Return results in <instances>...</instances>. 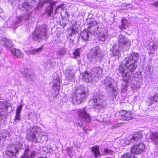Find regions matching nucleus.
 <instances>
[{
    "mask_svg": "<svg viewBox=\"0 0 158 158\" xmlns=\"http://www.w3.org/2000/svg\"><path fill=\"white\" fill-rule=\"evenodd\" d=\"M139 57L138 53H132L130 56L125 58L118 68V72L122 74L123 79L126 84L137 68L136 63Z\"/></svg>",
    "mask_w": 158,
    "mask_h": 158,
    "instance_id": "obj_1",
    "label": "nucleus"
},
{
    "mask_svg": "<svg viewBox=\"0 0 158 158\" xmlns=\"http://www.w3.org/2000/svg\"><path fill=\"white\" fill-rule=\"evenodd\" d=\"M89 94V91L83 86L79 85L76 87L74 94L72 98L74 104H80L84 101Z\"/></svg>",
    "mask_w": 158,
    "mask_h": 158,
    "instance_id": "obj_2",
    "label": "nucleus"
},
{
    "mask_svg": "<svg viewBox=\"0 0 158 158\" xmlns=\"http://www.w3.org/2000/svg\"><path fill=\"white\" fill-rule=\"evenodd\" d=\"M102 83L106 87L108 96L111 99L116 98L117 94V89L114 86V80L110 77H107L102 81Z\"/></svg>",
    "mask_w": 158,
    "mask_h": 158,
    "instance_id": "obj_3",
    "label": "nucleus"
},
{
    "mask_svg": "<svg viewBox=\"0 0 158 158\" xmlns=\"http://www.w3.org/2000/svg\"><path fill=\"white\" fill-rule=\"evenodd\" d=\"M47 27L46 25L37 27L32 34V39L33 40L40 42L43 40L44 37H46L48 34L47 32Z\"/></svg>",
    "mask_w": 158,
    "mask_h": 158,
    "instance_id": "obj_4",
    "label": "nucleus"
},
{
    "mask_svg": "<svg viewBox=\"0 0 158 158\" xmlns=\"http://www.w3.org/2000/svg\"><path fill=\"white\" fill-rule=\"evenodd\" d=\"M100 48L98 46H96L93 47L91 49L88 57L89 60L92 61L95 60L96 62L99 61L100 62L102 59L103 56L99 53Z\"/></svg>",
    "mask_w": 158,
    "mask_h": 158,
    "instance_id": "obj_5",
    "label": "nucleus"
},
{
    "mask_svg": "<svg viewBox=\"0 0 158 158\" xmlns=\"http://www.w3.org/2000/svg\"><path fill=\"white\" fill-rule=\"evenodd\" d=\"M23 148V143L20 141H17L15 144L12 145L10 150L6 152V155L8 158H11L18 153Z\"/></svg>",
    "mask_w": 158,
    "mask_h": 158,
    "instance_id": "obj_6",
    "label": "nucleus"
},
{
    "mask_svg": "<svg viewBox=\"0 0 158 158\" xmlns=\"http://www.w3.org/2000/svg\"><path fill=\"white\" fill-rule=\"evenodd\" d=\"M89 106L93 108L100 109L105 106L106 105L105 101L98 96H94L88 102Z\"/></svg>",
    "mask_w": 158,
    "mask_h": 158,
    "instance_id": "obj_7",
    "label": "nucleus"
},
{
    "mask_svg": "<svg viewBox=\"0 0 158 158\" xmlns=\"http://www.w3.org/2000/svg\"><path fill=\"white\" fill-rule=\"evenodd\" d=\"M85 109L86 107H85L78 110V118L85 123H89L91 120L90 115L86 111Z\"/></svg>",
    "mask_w": 158,
    "mask_h": 158,
    "instance_id": "obj_8",
    "label": "nucleus"
},
{
    "mask_svg": "<svg viewBox=\"0 0 158 158\" xmlns=\"http://www.w3.org/2000/svg\"><path fill=\"white\" fill-rule=\"evenodd\" d=\"M97 28H95L91 31H86V30L81 31V35L82 39L85 40L87 41L89 38V35H98L99 33V31L97 30Z\"/></svg>",
    "mask_w": 158,
    "mask_h": 158,
    "instance_id": "obj_9",
    "label": "nucleus"
},
{
    "mask_svg": "<svg viewBox=\"0 0 158 158\" xmlns=\"http://www.w3.org/2000/svg\"><path fill=\"white\" fill-rule=\"evenodd\" d=\"M145 145L143 143H140L134 145L131 148V151L132 153L135 154H141L145 150Z\"/></svg>",
    "mask_w": 158,
    "mask_h": 158,
    "instance_id": "obj_10",
    "label": "nucleus"
},
{
    "mask_svg": "<svg viewBox=\"0 0 158 158\" xmlns=\"http://www.w3.org/2000/svg\"><path fill=\"white\" fill-rule=\"evenodd\" d=\"M35 2V0H27L25 2L19 5V8L23 10H29Z\"/></svg>",
    "mask_w": 158,
    "mask_h": 158,
    "instance_id": "obj_11",
    "label": "nucleus"
},
{
    "mask_svg": "<svg viewBox=\"0 0 158 158\" xmlns=\"http://www.w3.org/2000/svg\"><path fill=\"white\" fill-rule=\"evenodd\" d=\"M76 72L75 67H70L67 68L65 72V76L68 80L72 81L74 78Z\"/></svg>",
    "mask_w": 158,
    "mask_h": 158,
    "instance_id": "obj_12",
    "label": "nucleus"
},
{
    "mask_svg": "<svg viewBox=\"0 0 158 158\" xmlns=\"http://www.w3.org/2000/svg\"><path fill=\"white\" fill-rule=\"evenodd\" d=\"M57 73H54V76L56 77L55 78L54 77L53 78L54 81L53 87V89L55 91L56 93V96H57L56 94H58L60 90V79L59 77L57 76Z\"/></svg>",
    "mask_w": 158,
    "mask_h": 158,
    "instance_id": "obj_13",
    "label": "nucleus"
},
{
    "mask_svg": "<svg viewBox=\"0 0 158 158\" xmlns=\"http://www.w3.org/2000/svg\"><path fill=\"white\" fill-rule=\"evenodd\" d=\"M36 152L35 151L27 148L25 150L21 158H34L36 156Z\"/></svg>",
    "mask_w": 158,
    "mask_h": 158,
    "instance_id": "obj_14",
    "label": "nucleus"
},
{
    "mask_svg": "<svg viewBox=\"0 0 158 158\" xmlns=\"http://www.w3.org/2000/svg\"><path fill=\"white\" fill-rule=\"evenodd\" d=\"M48 2L49 3L50 5V6L48 7L53 8V6L56 5L57 2L54 0H39L37 8L43 7L45 3Z\"/></svg>",
    "mask_w": 158,
    "mask_h": 158,
    "instance_id": "obj_15",
    "label": "nucleus"
},
{
    "mask_svg": "<svg viewBox=\"0 0 158 158\" xmlns=\"http://www.w3.org/2000/svg\"><path fill=\"white\" fill-rule=\"evenodd\" d=\"M157 102H158V94L156 92L153 96L148 98L146 103L148 105L150 106Z\"/></svg>",
    "mask_w": 158,
    "mask_h": 158,
    "instance_id": "obj_16",
    "label": "nucleus"
},
{
    "mask_svg": "<svg viewBox=\"0 0 158 158\" xmlns=\"http://www.w3.org/2000/svg\"><path fill=\"white\" fill-rule=\"evenodd\" d=\"M82 75L83 80L87 83H89L92 79V77H93V73L92 72L89 73L87 71L85 72Z\"/></svg>",
    "mask_w": 158,
    "mask_h": 158,
    "instance_id": "obj_17",
    "label": "nucleus"
},
{
    "mask_svg": "<svg viewBox=\"0 0 158 158\" xmlns=\"http://www.w3.org/2000/svg\"><path fill=\"white\" fill-rule=\"evenodd\" d=\"M2 44L6 48H10L13 46V43L11 40L8 39L3 38L1 41Z\"/></svg>",
    "mask_w": 158,
    "mask_h": 158,
    "instance_id": "obj_18",
    "label": "nucleus"
},
{
    "mask_svg": "<svg viewBox=\"0 0 158 158\" xmlns=\"http://www.w3.org/2000/svg\"><path fill=\"white\" fill-rule=\"evenodd\" d=\"M36 134L35 133L30 132L28 133L27 136V139L28 141H30L34 143L39 141L38 138L36 136Z\"/></svg>",
    "mask_w": 158,
    "mask_h": 158,
    "instance_id": "obj_19",
    "label": "nucleus"
},
{
    "mask_svg": "<svg viewBox=\"0 0 158 158\" xmlns=\"http://www.w3.org/2000/svg\"><path fill=\"white\" fill-rule=\"evenodd\" d=\"M110 51L114 55L118 56L120 54V52H122V48L119 45H114L110 49Z\"/></svg>",
    "mask_w": 158,
    "mask_h": 158,
    "instance_id": "obj_20",
    "label": "nucleus"
},
{
    "mask_svg": "<svg viewBox=\"0 0 158 158\" xmlns=\"http://www.w3.org/2000/svg\"><path fill=\"white\" fill-rule=\"evenodd\" d=\"M142 135L140 132H136L131 136L130 139L129 140V143L137 141L139 139L142 138Z\"/></svg>",
    "mask_w": 158,
    "mask_h": 158,
    "instance_id": "obj_21",
    "label": "nucleus"
},
{
    "mask_svg": "<svg viewBox=\"0 0 158 158\" xmlns=\"http://www.w3.org/2000/svg\"><path fill=\"white\" fill-rule=\"evenodd\" d=\"M120 48H122V52L128 50L131 45V42L130 40L126 41V42L120 44Z\"/></svg>",
    "mask_w": 158,
    "mask_h": 158,
    "instance_id": "obj_22",
    "label": "nucleus"
},
{
    "mask_svg": "<svg viewBox=\"0 0 158 158\" xmlns=\"http://www.w3.org/2000/svg\"><path fill=\"white\" fill-rule=\"evenodd\" d=\"M129 40H130L124 35L122 34L120 35L117 38V41L119 45L126 42V41H128Z\"/></svg>",
    "mask_w": 158,
    "mask_h": 158,
    "instance_id": "obj_23",
    "label": "nucleus"
},
{
    "mask_svg": "<svg viewBox=\"0 0 158 158\" xmlns=\"http://www.w3.org/2000/svg\"><path fill=\"white\" fill-rule=\"evenodd\" d=\"M128 21L124 18H123L121 20V25L119 26V28L124 31L128 27Z\"/></svg>",
    "mask_w": 158,
    "mask_h": 158,
    "instance_id": "obj_24",
    "label": "nucleus"
},
{
    "mask_svg": "<svg viewBox=\"0 0 158 158\" xmlns=\"http://www.w3.org/2000/svg\"><path fill=\"white\" fill-rule=\"evenodd\" d=\"M10 51L11 53L16 57L18 58H21L23 57V55L20 51L18 49L12 48L11 49Z\"/></svg>",
    "mask_w": 158,
    "mask_h": 158,
    "instance_id": "obj_25",
    "label": "nucleus"
},
{
    "mask_svg": "<svg viewBox=\"0 0 158 158\" xmlns=\"http://www.w3.org/2000/svg\"><path fill=\"white\" fill-rule=\"evenodd\" d=\"M93 75L98 77V75L101 74L102 72V69L101 67H94L91 69Z\"/></svg>",
    "mask_w": 158,
    "mask_h": 158,
    "instance_id": "obj_26",
    "label": "nucleus"
},
{
    "mask_svg": "<svg viewBox=\"0 0 158 158\" xmlns=\"http://www.w3.org/2000/svg\"><path fill=\"white\" fill-rule=\"evenodd\" d=\"M150 138L158 145V132H152L151 131Z\"/></svg>",
    "mask_w": 158,
    "mask_h": 158,
    "instance_id": "obj_27",
    "label": "nucleus"
},
{
    "mask_svg": "<svg viewBox=\"0 0 158 158\" xmlns=\"http://www.w3.org/2000/svg\"><path fill=\"white\" fill-rule=\"evenodd\" d=\"M91 151L92 153L94 154V156L95 158H97L100 154L99 148L97 146L92 147L91 148Z\"/></svg>",
    "mask_w": 158,
    "mask_h": 158,
    "instance_id": "obj_28",
    "label": "nucleus"
},
{
    "mask_svg": "<svg viewBox=\"0 0 158 158\" xmlns=\"http://www.w3.org/2000/svg\"><path fill=\"white\" fill-rule=\"evenodd\" d=\"M27 17V16H26ZM28 19V17H25L24 16H21L20 17H17V20L14 23V25L16 27L17 25H19L22 22L23 20H26Z\"/></svg>",
    "mask_w": 158,
    "mask_h": 158,
    "instance_id": "obj_29",
    "label": "nucleus"
},
{
    "mask_svg": "<svg viewBox=\"0 0 158 158\" xmlns=\"http://www.w3.org/2000/svg\"><path fill=\"white\" fill-rule=\"evenodd\" d=\"M87 21L88 25L89 26L88 28L89 29H90L91 27L96 25L97 24L96 21L93 18L88 19Z\"/></svg>",
    "mask_w": 158,
    "mask_h": 158,
    "instance_id": "obj_30",
    "label": "nucleus"
},
{
    "mask_svg": "<svg viewBox=\"0 0 158 158\" xmlns=\"http://www.w3.org/2000/svg\"><path fill=\"white\" fill-rule=\"evenodd\" d=\"M102 119H98L99 122H102L105 124H108L109 122L110 121V117L107 115H105L104 116H101Z\"/></svg>",
    "mask_w": 158,
    "mask_h": 158,
    "instance_id": "obj_31",
    "label": "nucleus"
},
{
    "mask_svg": "<svg viewBox=\"0 0 158 158\" xmlns=\"http://www.w3.org/2000/svg\"><path fill=\"white\" fill-rule=\"evenodd\" d=\"M42 48V47H41L36 49L35 48L30 50L29 51V52L31 55L36 54L41 52Z\"/></svg>",
    "mask_w": 158,
    "mask_h": 158,
    "instance_id": "obj_32",
    "label": "nucleus"
},
{
    "mask_svg": "<svg viewBox=\"0 0 158 158\" xmlns=\"http://www.w3.org/2000/svg\"><path fill=\"white\" fill-rule=\"evenodd\" d=\"M133 116L130 112H127L125 115L121 119L123 120H130L133 119Z\"/></svg>",
    "mask_w": 158,
    "mask_h": 158,
    "instance_id": "obj_33",
    "label": "nucleus"
},
{
    "mask_svg": "<svg viewBox=\"0 0 158 158\" xmlns=\"http://www.w3.org/2000/svg\"><path fill=\"white\" fill-rule=\"evenodd\" d=\"M97 30H98L99 31V33H98V35H99L98 39L99 40L103 42L105 41L108 36L107 35V34H105L104 33L101 34L100 35H99L100 32V29L98 28H97Z\"/></svg>",
    "mask_w": 158,
    "mask_h": 158,
    "instance_id": "obj_34",
    "label": "nucleus"
},
{
    "mask_svg": "<svg viewBox=\"0 0 158 158\" xmlns=\"http://www.w3.org/2000/svg\"><path fill=\"white\" fill-rule=\"evenodd\" d=\"M8 108V106L6 103L2 102H0V109L2 110L3 112H4Z\"/></svg>",
    "mask_w": 158,
    "mask_h": 158,
    "instance_id": "obj_35",
    "label": "nucleus"
},
{
    "mask_svg": "<svg viewBox=\"0 0 158 158\" xmlns=\"http://www.w3.org/2000/svg\"><path fill=\"white\" fill-rule=\"evenodd\" d=\"M53 8L52 7H48L47 8L46 10L45 13L48 17H49L51 16V14L53 13Z\"/></svg>",
    "mask_w": 158,
    "mask_h": 158,
    "instance_id": "obj_36",
    "label": "nucleus"
},
{
    "mask_svg": "<svg viewBox=\"0 0 158 158\" xmlns=\"http://www.w3.org/2000/svg\"><path fill=\"white\" fill-rule=\"evenodd\" d=\"M66 50L64 48H60L57 52V54L59 56H63L65 54Z\"/></svg>",
    "mask_w": 158,
    "mask_h": 158,
    "instance_id": "obj_37",
    "label": "nucleus"
},
{
    "mask_svg": "<svg viewBox=\"0 0 158 158\" xmlns=\"http://www.w3.org/2000/svg\"><path fill=\"white\" fill-rule=\"evenodd\" d=\"M29 70L28 69H24V70L21 71V72L23 77H27L28 75Z\"/></svg>",
    "mask_w": 158,
    "mask_h": 158,
    "instance_id": "obj_38",
    "label": "nucleus"
},
{
    "mask_svg": "<svg viewBox=\"0 0 158 158\" xmlns=\"http://www.w3.org/2000/svg\"><path fill=\"white\" fill-rule=\"evenodd\" d=\"M73 149L72 148H68L66 149L67 153L71 157L73 156Z\"/></svg>",
    "mask_w": 158,
    "mask_h": 158,
    "instance_id": "obj_39",
    "label": "nucleus"
},
{
    "mask_svg": "<svg viewBox=\"0 0 158 158\" xmlns=\"http://www.w3.org/2000/svg\"><path fill=\"white\" fill-rule=\"evenodd\" d=\"M121 158H135L130 153H127L123 154Z\"/></svg>",
    "mask_w": 158,
    "mask_h": 158,
    "instance_id": "obj_40",
    "label": "nucleus"
},
{
    "mask_svg": "<svg viewBox=\"0 0 158 158\" xmlns=\"http://www.w3.org/2000/svg\"><path fill=\"white\" fill-rule=\"evenodd\" d=\"M81 50V48H77L75 50L73 53V54L75 57L80 56Z\"/></svg>",
    "mask_w": 158,
    "mask_h": 158,
    "instance_id": "obj_41",
    "label": "nucleus"
},
{
    "mask_svg": "<svg viewBox=\"0 0 158 158\" xmlns=\"http://www.w3.org/2000/svg\"><path fill=\"white\" fill-rule=\"evenodd\" d=\"M50 150L52 151L53 149H52L51 146L50 145H48L47 147H44L43 148V150L47 152H50Z\"/></svg>",
    "mask_w": 158,
    "mask_h": 158,
    "instance_id": "obj_42",
    "label": "nucleus"
},
{
    "mask_svg": "<svg viewBox=\"0 0 158 158\" xmlns=\"http://www.w3.org/2000/svg\"><path fill=\"white\" fill-rule=\"evenodd\" d=\"M6 133L5 131L0 133V139H5L6 137Z\"/></svg>",
    "mask_w": 158,
    "mask_h": 158,
    "instance_id": "obj_43",
    "label": "nucleus"
},
{
    "mask_svg": "<svg viewBox=\"0 0 158 158\" xmlns=\"http://www.w3.org/2000/svg\"><path fill=\"white\" fill-rule=\"evenodd\" d=\"M104 152L106 153L109 155H112L114 152L113 151L108 148L105 149L104 150Z\"/></svg>",
    "mask_w": 158,
    "mask_h": 158,
    "instance_id": "obj_44",
    "label": "nucleus"
},
{
    "mask_svg": "<svg viewBox=\"0 0 158 158\" xmlns=\"http://www.w3.org/2000/svg\"><path fill=\"white\" fill-rule=\"evenodd\" d=\"M14 120L16 123L18 122L17 121L21 120V116L20 114H16Z\"/></svg>",
    "mask_w": 158,
    "mask_h": 158,
    "instance_id": "obj_45",
    "label": "nucleus"
},
{
    "mask_svg": "<svg viewBox=\"0 0 158 158\" xmlns=\"http://www.w3.org/2000/svg\"><path fill=\"white\" fill-rule=\"evenodd\" d=\"M51 63L52 62L50 60H46L44 62V65H45L46 67H50L51 66Z\"/></svg>",
    "mask_w": 158,
    "mask_h": 158,
    "instance_id": "obj_46",
    "label": "nucleus"
},
{
    "mask_svg": "<svg viewBox=\"0 0 158 158\" xmlns=\"http://www.w3.org/2000/svg\"><path fill=\"white\" fill-rule=\"evenodd\" d=\"M76 126L78 127L79 126L80 127L82 128L84 130H86V129H85V126H84L83 124H82V122H81L80 123H77L76 124Z\"/></svg>",
    "mask_w": 158,
    "mask_h": 158,
    "instance_id": "obj_47",
    "label": "nucleus"
},
{
    "mask_svg": "<svg viewBox=\"0 0 158 158\" xmlns=\"http://www.w3.org/2000/svg\"><path fill=\"white\" fill-rule=\"evenodd\" d=\"M23 106L22 104H20L19 106L18 107L16 111V114H20L21 110L22 109Z\"/></svg>",
    "mask_w": 158,
    "mask_h": 158,
    "instance_id": "obj_48",
    "label": "nucleus"
},
{
    "mask_svg": "<svg viewBox=\"0 0 158 158\" xmlns=\"http://www.w3.org/2000/svg\"><path fill=\"white\" fill-rule=\"evenodd\" d=\"M63 5H59L56 8L55 10V13H58V12H59V10H58V9H61V10H64V8H63Z\"/></svg>",
    "mask_w": 158,
    "mask_h": 158,
    "instance_id": "obj_49",
    "label": "nucleus"
},
{
    "mask_svg": "<svg viewBox=\"0 0 158 158\" xmlns=\"http://www.w3.org/2000/svg\"><path fill=\"white\" fill-rule=\"evenodd\" d=\"M150 46V49L151 51H153L154 52L156 51L157 48V46L155 44H153L151 46Z\"/></svg>",
    "mask_w": 158,
    "mask_h": 158,
    "instance_id": "obj_50",
    "label": "nucleus"
},
{
    "mask_svg": "<svg viewBox=\"0 0 158 158\" xmlns=\"http://www.w3.org/2000/svg\"><path fill=\"white\" fill-rule=\"evenodd\" d=\"M127 112L126 111L124 110H121L120 111L119 114L122 116V118H123V117L125 115Z\"/></svg>",
    "mask_w": 158,
    "mask_h": 158,
    "instance_id": "obj_51",
    "label": "nucleus"
},
{
    "mask_svg": "<svg viewBox=\"0 0 158 158\" xmlns=\"http://www.w3.org/2000/svg\"><path fill=\"white\" fill-rule=\"evenodd\" d=\"M120 125V123H117L112 125L111 127V129H114L119 127Z\"/></svg>",
    "mask_w": 158,
    "mask_h": 158,
    "instance_id": "obj_52",
    "label": "nucleus"
},
{
    "mask_svg": "<svg viewBox=\"0 0 158 158\" xmlns=\"http://www.w3.org/2000/svg\"><path fill=\"white\" fill-rule=\"evenodd\" d=\"M34 76V75L32 74H28V76L29 77V78H28V79L30 80H32Z\"/></svg>",
    "mask_w": 158,
    "mask_h": 158,
    "instance_id": "obj_53",
    "label": "nucleus"
},
{
    "mask_svg": "<svg viewBox=\"0 0 158 158\" xmlns=\"http://www.w3.org/2000/svg\"><path fill=\"white\" fill-rule=\"evenodd\" d=\"M77 29H75V28L74 27H73L72 29V34H74L76 32H77Z\"/></svg>",
    "mask_w": 158,
    "mask_h": 158,
    "instance_id": "obj_54",
    "label": "nucleus"
},
{
    "mask_svg": "<svg viewBox=\"0 0 158 158\" xmlns=\"http://www.w3.org/2000/svg\"><path fill=\"white\" fill-rule=\"evenodd\" d=\"M153 6L155 7H158V1L156 2H154L152 3Z\"/></svg>",
    "mask_w": 158,
    "mask_h": 158,
    "instance_id": "obj_55",
    "label": "nucleus"
},
{
    "mask_svg": "<svg viewBox=\"0 0 158 158\" xmlns=\"http://www.w3.org/2000/svg\"><path fill=\"white\" fill-rule=\"evenodd\" d=\"M4 114V112H3L2 110L0 109V116H2Z\"/></svg>",
    "mask_w": 158,
    "mask_h": 158,
    "instance_id": "obj_56",
    "label": "nucleus"
},
{
    "mask_svg": "<svg viewBox=\"0 0 158 158\" xmlns=\"http://www.w3.org/2000/svg\"><path fill=\"white\" fill-rule=\"evenodd\" d=\"M104 116L103 115H99L98 116V119H102V117H100V116Z\"/></svg>",
    "mask_w": 158,
    "mask_h": 158,
    "instance_id": "obj_57",
    "label": "nucleus"
},
{
    "mask_svg": "<svg viewBox=\"0 0 158 158\" xmlns=\"http://www.w3.org/2000/svg\"><path fill=\"white\" fill-rule=\"evenodd\" d=\"M149 53L150 54H154V52H153L152 51V52H149Z\"/></svg>",
    "mask_w": 158,
    "mask_h": 158,
    "instance_id": "obj_58",
    "label": "nucleus"
},
{
    "mask_svg": "<svg viewBox=\"0 0 158 158\" xmlns=\"http://www.w3.org/2000/svg\"><path fill=\"white\" fill-rule=\"evenodd\" d=\"M84 133H85V134H86V133H87V131H85V132H84Z\"/></svg>",
    "mask_w": 158,
    "mask_h": 158,
    "instance_id": "obj_59",
    "label": "nucleus"
},
{
    "mask_svg": "<svg viewBox=\"0 0 158 158\" xmlns=\"http://www.w3.org/2000/svg\"><path fill=\"white\" fill-rule=\"evenodd\" d=\"M125 88H126L127 87V85L125 86Z\"/></svg>",
    "mask_w": 158,
    "mask_h": 158,
    "instance_id": "obj_60",
    "label": "nucleus"
},
{
    "mask_svg": "<svg viewBox=\"0 0 158 158\" xmlns=\"http://www.w3.org/2000/svg\"><path fill=\"white\" fill-rule=\"evenodd\" d=\"M79 158H82V157L81 156V157H79Z\"/></svg>",
    "mask_w": 158,
    "mask_h": 158,
    "instance_id": "obj_61",
    "label": "nucleus"
},
{
    "mask_svg": "<svg viewBox=\"0 0 158 158\" xmlns=\"http://www.w3.org/2000/svg\"><path fill=\"white\" fill-rule=\"evenodd\" d=\"M107 158H112L107 157Z\"/></svg>",
    "mask_w": 158,
    "mask_h": 158,
    "instance_id": "obj_62",
    "label": "nucleus"
}]
</instances>
